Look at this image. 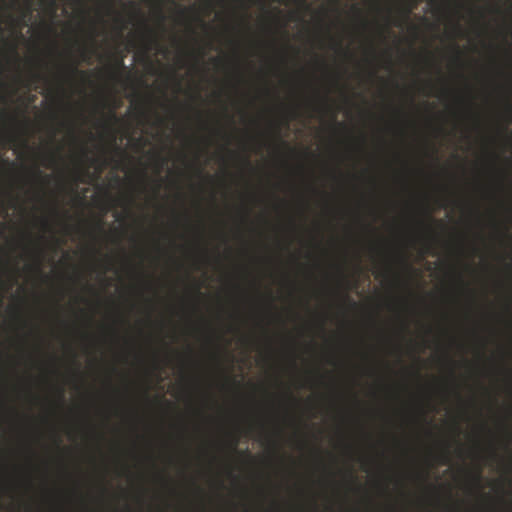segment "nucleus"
<instances>
[{"mask_svg":"<svg viewBox=\"0 0 512 512\" xmlns=\"http://www.w3.org/2000/svg\"><path fill=\"white\" fill-rule=\"evenodd\" d=\"M44 2L45 0H41ZM33 13L32 0H26L25 5L21 9V13L19 16H14L11 13L7 14V20L9 24L14 28L22 29L27 25L26 20L30 19Z\"/></svg>","mask_w":512,"mask_h":512,"instance_id":"obj_1","label":"nucleus"},{"mask_svg":"<svg viewBox=\"0 0 512 512\" xmlns=\"http://www.w3.org/2000/svg\"><path fill=\"white\" fill-rule=\"evenodd\" d=\"M143 48L145 53H148L152 50L153 47L160 46L159 39L157 34L149 28L146 24L144 25V33L142 36Z\"/></svg>","mask_w":512,"mask_h":512,"instance_id":"obj_2","label":"nucleus"},{"mask_svg":"<svg viewBox=\"0 0 512 512\" xmlns=\"http://www.w3.org/2000/svg\"><path fill=\"white\" fill-rule=\"evenodd\" d=\"M76 76H79L84 83H86L89 78L86 71L78 69V63H73L67 67V77L68 79H73Z\"/></svg>","mask_w":512,"mask_h":512,"instance_id":"obj_3","label":"nucleus"},{"mask_svg":"<svg viewBox=\"0 0 512 512\" xmlns=\"http://www.w3.org/2000/svg\"><path fill=\"white\" fill-rule=\"evenodd\" d=\"M126 70V66L124 64V61L123 59H119L116 61V65H115V68L111 69L110 70V75L112 78L114 79H118L120 77V71H125Z\"/></svg>","mask_w":512,"mask_h":512,"instance_id":"obj_4","label":"nucleus"},{"mask_svg":"<svg viewBox=\"0 0 512 512\" xmlns=\"http://www.w3.org/2000/svg\"><path fill=\"white\" fill-rule=\"evenodd\" d=\"M157 16H158V19L161 22V24H163L164 21L166 20V16H165V14L163 12L162 6L158 7V9H157Z\"/></svg>","mask_w":512,"mask_h":512,"instance_id":"obj_5","label":"nucleus"},{"mask_svg":"<svg viewBox=\"0 0 512 512\" xmlns=\"http://www.w3.org/2000/svg\"><path fill=\"white\" fill-rule=\"evenodd\" d=\"M33 173H34V175H35L37 178L42 177V178H44V179H45V181H49V180H50V176H49V175H43V173H42L38 168L34 169V170H33Z\"/></svg>","mask_w":512,"mask_h":512,"instance_id":"obj_6","label":"nucleus"},{"mask_svg":"<svg viewBox=\"0 0 512 512\" xmlns=\"http://www.w3.org/2000/svg\"><path fill=\"white\" fill-rule=\"evenodd\" d=\"M414 7H415V4H414V5H411V6H408V7H405V8L403 9L404 17H405L406 19H408V18H409L410 14H411V12H412V9H413Z\"/></svg>","mask_w":512,"mask_h":512,"instance_id":"obj_7","label":"nucleus"},{"mask_svg":"<svg viewBox=\"0 0 512 512\" xmlns=\"http://www.w3.org/2000/svg\"><path fill=\"white\" fill-rule=\"evenodd\" d=\"M81 55H82L83 61H88L90 59V54L88 53V51L86 49H82Z\"/></svg>","mask_w":512,"mask_h":512,"instance_id":"obj_8","label":"nucleus"},{"mask_svg":"<svg viewBox=\"0 0 512 512\" xmlns=\"http://www.w3.org/2000/svg\"><path fill=\"white\" fill-rule=\"evenodd\" d=\"M50 161V163L54 164L56 162V154L55 153H51L48 155L47 157Z\"/></svg>","mask_w":512,"mask_h":512,"instance_id":"obj_9","label":"nucleus"},{"mask_svg":"<svg viewBox=\"0 0 512 512\" xmlns=\"http://www.w3.org/2000/svg\"><path fill=\"white\" fill-rule=\"evenodd\" d=\"M10 50H11L12 54L18 59L16 45H14V44L11 45Z\"/></svg>","mask_w":512,"mask_h":512,"instance_id":"obj_10","label":"nucleus"},{"mask_svg":"<svg viewBox=\"0 0 512 512\" xmlns=\"http://www.w3.org/2000/svg\"><path fill=\"white\" fill-rule=\"evenodd\" d=\"M49 6L51 7L52 10H55L56 9V2H55V0L49 1Z\"/></svg>","mask_w":512,"mask_h":512,"instance_id":"obj_11","label":"nucleus"},{"mask_svg":"<svg viewBox=\"0 0 512 512\" xmlns=\"http://www.w3.org/2000/svg\"><path fill=\"white\" fill-rule=\"evenodd\" d=\"M179 12H180L181 16H184L187 13V9L186 8H180Z\"/></svg>","mask_w":512,"mask_h":512,"instance_id":"obj_12","label":"nucleus"},{"mask_svg":"<svg viewBox=\"0 0 512 512\" xmlns=\"http://www.w3.org/2000/svg\"><path fill=\"white\" fill-rule=\"evenodd\" d=\"M402 262L404 263V265L406 266V268H408L409 270H411V269H412L411 265H409V264L407 263V261H406V260H404V259H403V260H402Z\"/></svg>","mask_w":512,"mask_h":512,"instance_id":"obj_13","label":"nucleus"},{"mask_svg":"<svg viewBox=\"0 0 512 512\" xmlns=\"http://www.w3.org/2000/svg\"><path fill=\"white\" fill-rule=\"evenodd\" d=\"M42 223H43V226H44L45 228H48V227H49V223H48L47 219H44V220L42 221Z\"/></svg>","mask_w":512,"mask_h":512,"instance_id":"obj_14","label":"nucleus"},{"mask_svg":"<svg viewBox=\"0 0 512 512\" xmlns=\"http://www.w3.org/2000/svg\"><path fill=\"white\" fill-rule=\"evenodd\" d=\"M448 460H449V458H448L447 454H445V455L443 456V463H444V464H447V463H448Z\"/></svg>","mask_w":512,"mask_h":512,"instance_id":"obj_15","label":"nucleus"},{"mask_svg":"<svg viewBox=\"0 0 512 512\" xmlns=\"http://www.w3.org/2000/svg\"><path fill=\"white\" fill-rule=\"evenodd\" d=\"M16 5V2L14 0L10 1L9 8H14Z\"/></svg>","mask_w":512,"mask_h":512,"instance_id":"obj_16","label":"nucleus"},{"mask_svg":"<svg viewBox=\"0 0 512 512\" xmlns=\"http://www.w3.org/2000/svg\"><path fill=\"white\" fill-rule=\"evenodd\" d=\"M480 479H481V474H480V471H478L476 474V481L479 482Z\"/></svg>","mask_w":512,"mask_h":512,"instance_id":"obj_17","label":"nucleus"},{"mask_svg":"<svg viewBox=\"0 0 512 512\" xmlns=\"http://www.w3.org/2000/svg\"><path fill=\"white\" fill-rule=\"evenodd\" d=\"M508 108H509L510 110H512V99H511V97H510V96H509Z\"/></svg>","mask_w":512,"mask_h":512,"instance_id":"obj_18","label":"nucleus"},{"mask_svg":"<svg viewBox=\"0 0 512 512\" xmlns=\"http://www.w3.org/2000/svg\"><path fill=\"white\" fill-rule=\"evenodd\" d=\"M302 4L305 6L306 9L310 8V5H308L305 0H302Z\"/></svg>","mask_w":512,"mask_h":512,"instance_id":"obj_19","label":"nucleus"},{"mask_svg":"<svg viewBox=\"0 0 512 512\" xmlns=\"http://www.w3.org/2000/svg\"><path fill=\"white\" fill-rule=\"evenodd\" d=\"M237 443H238V441H237V440H235V441L233 442V445H232V449H233V450H236Z\"/></svg>","mask_w":512,"mask_h":512,"instance_id":"obj_20","label":"nucleus"},{"mask_svg":"<svg viewBox=\"0 0 512 512\" xmlns=\"http://www.w3.org/2000/svg\"><path fill=\"white\" fill-rule=\"evenodd\" d=\"M455 47H456V50H457V59H459V54H460V52H459V46H455Z\"/></svg>","mask_w":512,"mask_h":512,"instance_id":"obj_21","label":"nucleus"},{"mask_svg":"<svg viewBox=\"0 0 512 512\" xmlns=\"http://www.w3.org/2000/svg\"><path fill=\"white\" fill-rule=\"evenodd\" d=\"M5 162H6L8 165H10V166H14V165H15V163H14V162H9L8 160H7V161H5Z\"/></svg>","mask_w":512,"mask_h":512,"instance_id":"obj_22","label":"nucleus"},{"mask_svg":"<svg viewBox=\"0 0 512 512\" xmlns=\"http://www.w3.org/2000/svg\"><path fill=\"white\" fill-rule=\"evenodd\" d=\"M111 117H112L114 120H116V115H115V113H113V112H112V113H111Z\"/></svg>","mask_w":512,"mask_h":512,"instance_id":"obj_23","label":"nucleus"},{"mask_svg":"<svg viewBox=\"0 0 512 512\" xmlns=\"http://www.w3.org/2000/svg\"><path fill=\"white\" fill-rule=\"evenodd\" d=\"M34 76H35V78H36L37 80H39V79H40V74H35Z\"/></svg>","mask_w":512,"mask_h":512,"instance_id":"obj_24","label":"nucleus"},{"mask_svg":"<svg viewBox=\"0 0 512 512\" xmlns=\"http://www.w3.org/2000/svg\"><path fill=\"white\" fill-rule=\"evenodd\" d=\"M197 172H198V174H199V175H202V172H203V171H202V169H201V168H199Z\"/></svg>","mask_w":512,"mask_h":512,"instance_id":"obj_25","label":"nucleus"},{"mask_svg":"<svg viewBox=\"0 0 512 512\" xmlns=\"http://www.w3.org/2000/svg\"><path fill=\"white\" fill-rule=\"evenodd\" d=\"M394 25H395L396 27H399L401 24H400V22H395V23H394Z\"/></svg>","mask_w":512,"mask_h":512,"instance_id":"obj_26","label":"nucleus"},{"mask_svg":"<svg viewBox=\"0 0 512 512\" xmlns=\"http://www.w3.org/2000/svg\"><path fill=\"white\" fill-rule=\"evenodd\" d=\"M60 397H61V399H63V390L62 389L60 390Z\"/></svg>","mask_w":512,"mask_h":512,"instance_id":"obj_27","label":"nucleus"},{"mask_svg":"<svg viewBox=\"0 0 512 512\" xmlns=\"http://www.w3.org/2000/svg\"><path fill=\"white\" fill-rule=\"evenodd\" d=\"M200 23L203 25V26H206V24L203 22V20L199 19Z\"/></svg>","mask_w":512,"mask_h":512,"instance_id":"obj_28","label":"nucleus"},{"mask_svg":"<svg viewBox=\"0 0 512 512\" xmlns=\"http://www.w3.org/2000/svg\"><path fill=\"white\" fill-rule=\"evenodd\" d=\"M245 163H246V164H250V162H249V159H248V158H245Z\"/></svg>","mask_w":512,"mask_h":512,"instance_id":"obj_29","label":"nucleus"},{"mask_svg":"<svg viewBox=\"0 0 512 512\" xmlns=\"http://www.w3.org/2000/svg\"><path fill=\"white\" fill-rule=\"evenodd\" d=\"M213 62H218L219 60L217 58L212 59Z\"/></svg>","mask_w":512,"mask_h":512,"instance_id":"obj_30","label":"nucleus"},{"mask_svg":"<svg viewBox=\"0 0 512 512\" xmlns=\"http://www.w3.org/2000/svg\"><path fill=\"white\" fill-rule=\"evenodd\" d=\"M3 301H2V296L0 295V306L2 305Z\"/></svg>","mask_w":512,"mask_h":512,"instance_id":"obj_31","label":"nucleus"},{"mask_svg":"<svg viewBox=\"0 0 512 512\" xmlns=\"http://www.w3.org/2000/svg\"><path fill=\"white\" fill-rule=\"evenodd\" d=\"M0 101H4V97L3 96H0Z\"/></svg>","mask_w":512,"mask_h":512,"instance_id":"obj_32","label":"nucleus"},{"mask_svg":"<svg viewBox=\"0 0 512 512\" xmlns=\"http://www.w3.org/2000/svg\"><path fill=\"white\" fill-rule=\"evenodd\" d=\"M171 2H173V3H174V1H173V0H171Z\"/></svg>","mask_w":512,"mask_h":512,"instance_id":"obj_33","label":"nucleus"}]
</instances>
